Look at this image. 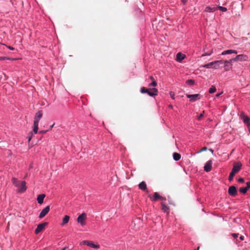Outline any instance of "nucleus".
Masks as SVG:
<instances>
[{
    "label": "nucleus",
    "mask_w": 250,
    "mask_h": 250,
    "mask_svg": "<svg viewBox=\"0 0 250 250\" xmlns=\"http://www.w3.org/2000/svg\"><path fill=\"white\" fill-rule=\"evenodd\" d=\"M140 91L142 93H147L150 96L152 97L157 95L158 93V90L155 88L147 89L145 87H142Z\"/></svg>",
    "instance_id": "nucleus-1"
},
{
    "label": "nucleus",
    "mask_w": 250,
    "mask_h": 250,
    "mask_svg": "<svg viewBox=\"0 0 250 250\" xmlns=\"http://www.w3.org/2000/svg\"><path fill=\"white\" fill-rule=\"evenodd\" d=\"M86 219V215L85 213H83L82 214L80 215L78 218L77 221L78 223H80L81 225L83 226L85 224V220Z\"/></svg>",
    "instance_id": "nucleus-2"
},
{
    "label": "nucleus",
    "mask_w": 250,
    "mask_h": 250,
    "mask_svg": "<svg viewBox=\"0 0 250 250\" xmlns=\"http://www.w3.org/2000/svg\"><path fill=\"white\" fill-rule=\"evenodd\" d=\"M47 224V222H44L43 223L39 224L35 230V234H37L39 233L41 231H42V230H43L45 228V227Z\"/></svg>",
    "instance_id": "nucleus-3"
},
{
    "label": "nucleus",
    "mask_w": 250,
    "mask_h": 250,
    "mask_svg": "<svg viewBox=\"0 0 250 250\" xmlns=\"http://www.w3.org/2000/svg\"><path fill=\"white\" fill-rule=\"evenodd\" d=\"M82 244L83 245H86L90 247L95 249H98L100 247L99 245H95L92 241H91L84 240L82 241Z\"/></svg>",
    "instance_id": "nucleus-4"
},
{
    "label": "nucleus",
    "mask_w": 250,
    "mask_h": 250,
    "mask_svg": "<svg viewBox=\"0 0 250 250\" xmlns=\"http://www.w3.org/2000/svg\"><path fill=\"white\" fill-rule=\"evenodd\" d=\"M50 206H47L43 208L39 214V217L40 219L43 218L49 211Z\"/></svg>",
    "instance_id": "nucleus-5"
},
{
    "label": "nucleus",
    "mask_w": 250,
    "mask_h": 250,
    "mask_svg": "<svg viewBox=\"0 0 250 250\" xmlns=\"http://www.w3.org/2000/svg\"><path fill=\"white\" fill-rule=\"evenodd\" d=\"M186 96L190 99V101L191 102H195L200 98V95L198 94L193 95L186 94Z\"/></svg>",
    "instance_id": "nucleus-6"
},
{
    "label": "nucleus",
    "mask_w": 250,
    "mask_h": 250,
    "mask_svg": "<svg viewBox=\"0 0 250 250\" xmlns=\"http://www.w3.org/2000/svg\"><path fill=\"white\" fill-rule=\"evenodd\" d=\"M212 162L211 160L208 161L205 164L204 168L206 172H209L212 169Z\"/></svg>",
    "instance_id": "nucleus-7"
},
{
    "label": "nucleus",
    "mask_w": 250,
    "mask_h": 250,
    "mask_svg": "<svg viewBox=\"0 0 250 250\" xmlns=\"http://www.w3.org/2000/svg\"><path fill=\"white\" fill-rule=\"evenodd\" d=\"M235 61H245L248 60V57L245 55H239L234 58Z\"/></svg>",
    "instance_id": "nucleus-8"
},
{
    "label": "nucleus",
    "mask_w": 250,
    "mask_h": 250,
    "mask_svg": "<svg viewBox=\"0 0 250 250\" xmlns=\"http://www.w3.org/2000/svg\"><path fill=\"white\" fill-rule=\"evenodd\" d=\"M228 193L232 196H235L236 195L237 190L236 187L233 186L230 187L229 188Z\"/></svg>",
    "instance_id": "nucleus-9"
},
{
    "label": "nucleus",
    "mask_w": 250,
    "mask_h": 250,
    "mask_svg": "<svg viewBox=\"0 0 250 250\" xmlns=\"http://www.w3.org/2000/svg\"><path fill=\"white\" fill-rule=\"evenodd\" d=\"M241 167L242 164L240 162L234 163L232 169L238 173L241 169Z\"/></svg>",
    "instance_id": "nucleus-10"
},
{
    "label": "nucleus",
    "mask_w": 250,
    "mask_h": 250,
    "mask_svg": "<svg viewBox=\"0 0 250 250\" xmlns=\"http://www.w3.org/2000/svg\"><path fill=\"white\" fill-rule=\"evenodd\" d=\"M42 116V112L41 110L38 111L34 117V122L38 123L39 122Z\"/></svg>",
    "instance_id": "nucleus-11"
},
{
    "label": "nucleus",
    "mask_w": 250,
    "mask_h": 250,
    "mask_svg": "<svg viewBox=\"0 0 250 250\" xmlns=\"http://www.w3.org/2000/svg\"><path fill=\"white\" fill-rule=\"evenodd\" d=\"M20 188L19 189V192L22 193L26 190V182L25 181H21L20 184Z\"/></svg>",
    "instance_id": "nucleus-12"
},
{
    "label": "nucleus",
    "mask_w": 250,
    "mask_h": 250,
    "mask_svg": "<svg viewBox=\"0 0 250 250\" xmlns=\"http://www.w3.org/2000/svg\"><path fill=\"white\" fill-rule=\"evenodd\" d=\"M214 64H215V63H214V62H209L208 63L204 64V65H203V67L207 68H213L215 69H217V67L216 65H214Z\"/></svg>",
    "instance_id": "nucleus-13"
},
{
    "label": "nucleus",
    "mask_w": 250,
    "mask_h": 250,
    "mask_svg": "<svg viewBox=\"0 0 250 250\" xmlns=\"http://www.w3.org/2000/svg\"><path fill=\"white\" fill-rule=\"evenodd\" d=\"M45 197V195L44 194H40L38 196L37 200L39 204H42L43 202V199Z\"/></svg>",
    "instance_id": "nucleus-14"
},
{
    "label": "nucleus",
    "mask_w": 250,
    "mask_h": 250,
    "mask_svg": "<svg viewBox=\"0 0 250 250\" xmlns=\"http://www.w3.org/2000/svg\"><path fill=\"white\" fill-rule=\"evenodd\" d=\"M139 188L142 190H146L147 187L146 182L144 181L141 182L139 185Z\"/></svg>",
    "instance_id": "nucleus-15"
},
{
    "label": "nucleus",
    "mask_w": 250,
    "mask_h": 250,
    "mask_svg": "<svg viewBox=\"0 0 250 250\" xmlns=\"http://www.w3.org/2000/svg\"><path fill=\"white\" fill-rule=\"evenodd\" d=\"M185 58V55L179 52L176 55V60L178 62H181Z\"/></svg>",
    "instance_id": "nucleus-16"
},
{
    "label": "nucleus",
    "mask_w": 250,
    "mask_h": 250,
    "mask_svg": "<svg viewBox=\"0 0 250 250\" xmlns=\"http://www.w3.org/2000/svg\"><path fill=\"white\" fill-rule=\"evenodd\" d=\"M232 53H234V54H236L237 53V51H236L235 50H231V49L227 50L224 51L222 53V55H227V54H230Z\"/></svg>",
    "instance_id": "nucleus-17"
},
{
    "label": "nucleus",
    "mask_w": 250,
    "mask_h": 250,
    "mask_svg": "<svg viewBox=\"0 0 250 250\" xmlns=\"http://www.w3.org/2000/svg\"><path fill=\"white\" fill-rule=\"evenodd\" d=\"M217 9V7H215V6H212V7L207 6L206 7L205 11L208 12H213Z\"/></svg>",
    "instance_id": "nucleus-18"
},
{
    "label": "nucleus",
    "mask_w": 250,
    "mask_h": 250,
    "mask_svg": "<svg viewBox=\"0 0 250 250\" xmlns=\"http://www.w3.org/2000/svg\"><path fill=\"white\" fill-rule=\"evenodd\" d=\"M12 182L16 187H20L21 182L19 181L17 179L15 178H13L12 179Z\"/></svg>",
    "instance_id": "nucleus-19"
},
{
    "label": "nucleus",
    "mask_w": 250,
    "mask_h": 250,
    "mask_svg": "<svg viewBox=\"0 0 250 250\" xmlns=\"http://www.w3.org/2000/svg\"><path fill=\"white\" fill-rule=\"evenodd\" d=\"M162 209L164 212L169 213V207L165 204L163 202L161 203Z\"/></svg>",
    "instance_id": "nucleus-20"
},
{
    "label": "nucleus",
    "mask_w": 250,
    "mask_h": 250,
    "mask_svg": "<svg viewBox=\"0 0 250 250\" xmlns=\"http://www.w3.org/2000/svg\"><path fill=\"white\" fill-rule=\"evenodd\" d=\"M241 118H242V119L243 120V122H244V123L246 124V125L250 123L249 121H250V119L249 118V117L248 116H246L244 114H242Z\"/></svg>",
    "instance_id": "nucleus-21"
},
{
    "label": "nucleus",
    "mask_w": 250,
    "mask_h": 250,
    "mask_svg": "<svg viewBox=\"0 0 250 250\" xmlns=\"http://www.w3.org/2000/svg\"><path fill=\"white\" fill-rule=\"evenodd\" d=\"M69 218L70 217L68 215H65L62 219V221L61 225L63 226L64 225L67 224L69 220Z\"/></svg>",
    "instance_id": "nucleus-22"
},
{
    "label": "nucleus",
    "mask_w": 250,
    "mask_h": 250,
    "mask_svg": "<svg viewBox=\"0 0 250 250\" xmlns=\"http://www.w3.org/2000/svg\"><path fill=\"white\" fill-rule=\"evenodd\" d=\"M181 155L179 153L174 152L173 154V158L175 161H178L181 159Z\"/></svg>",
    "instance_id": "nucleus-23"
},
{
    "label": "nucleus",
    "mask_w": 250,
    "mask_h": 250,
    "mask_svg": "<svg viewBox=\"0 0 250 250\" xmlns=\"http://www.w3.org/2000/svg\"><path fill=\"white\" fill-rule=\"evenodd\" d=\"M160 198H162V197L160 196L157 192H155L153 195V198L152 200L154 201H156L158 199H160Z\"/></svg>",
    "instance_id": "nucleus-24"
},
{
    "label": "nucleus",
    "mask_w": 250,
    "mask_h": 250,
    "mask_svg": "<svg viewBox=\"0 0 250 250\" xmlns=\"http://www.w3.org/2000/svg\"><path fill=\"white\" fill-rule=\"evenodd\" d=\"M38 123L34 122V127H33V132L35 134H37L38 133Z\"/></svg>",
    "instance_id": "nucleus-25"
},
{
    "label": "nucleus",
    "mask_w": 250,
    "mask_h": 250,
    "mask_svg": "<svg viewBox=\"0 0 250 250\" xmlns=\"http://www.w3.org/2000/svg\"><path fill=\"white\" fill-rule=\"evenodd\" d=\"M249 188H248L247 187L245 188H241L239 189V191L243 194H245L247 193V191Z\"/></svg>",
    "instance_id": "nucleus-26"
},
{
    "label": "nucleus",
    "mask_w": 250,
    "mask_h": 250,
    "mask_svg": "<svg viewBox=\"0 0 250 250\" xmlns=\"http://www.w3.org/2000/svg\"><path fill=\"white\" fill-rule=\"evenodd\" d=\"M216 90V89L215 88V87L213 85H212L210 88L209 89V93H210V94H212V93H214Z\"/></svg>",
    "instance_id": "nucleus-27"
},
{
    "label": "nucleus",
    "mask_w": 250,
    "mask_h": 250,
    "mask_svg": "<svg viewBox=\"0 0 250 250\" xmlns=\"http://www.w3.org/2000/svg\"><path fill=\"white\" fill-rule=\"evenodd\" d=\"M213 52V50H211L208 52H205L204 54H203L201 56V57H204L206 56H210Z\"/></svg>",
    "instance_id": "nucleus-28"
},
{
    "label": "nucleus",
    "mask_w": 250,
    "mask_h": 250,
    "mask_svg": "<svg viewBox=\"0 0 250 250\" xmlns=\"http://www.w3.org/2000/svg\"><path fill=\"white\" fill-rule=\"evenodd\" d=\"M214 63H215V64H224V63H225V61H214Z\"/></svg>",
    "instance_id": "nucleus-29"
},
{
    "label": "nucleus",
    "mask_w": 250,
    "mask_h": 250,
    "mask_svg": "<svg viewBox=\"0 0 250 250\" xmlns=\"http://www.w3.org/2000/svg\"><path fill=\"white\" fill-rule=\"evenodd\" d=\"M217 9H219L220 10L223 11V12H226L227 10V8L223 6H218L217 7Z\"/></svg>",
    "instance_id": "nucleus-30"
},
{
    "label": "nucleus",
    "mask_w": 250,
    "mask_h": 250,
    "mask_svg": "<svg viewBox=\"0 0 250 250\" xmlns=\"http://www.w3.org/2000/svg\"><path fill=\"white\" fill-rule=\"evenodd\" d=\"M187 83L189 85H193L194 83V81L193 80H188L187 81Z\"/></svg>",
    "instance_id": "nucleus-31"
},
{
    "label": "nucleus",
    "mask_w": 250,
    "mask_h": 250,
    "mask_svg": "<svg viewBox=\"0 0 250 250\" xmlns=\"http://www.w3.org/2000/svg\"><path fill=\"white\" fill-rule=\"evenodd\" d=\"M157 83L155 81V80H154L153 81H152V82L151 83H150L149 84V86H156L157 85Z\"/></svg>",
    "instance_id": "nucleus-32"
},
{
    "label": "nucleus",
    "mask_w": 250,
    "mask_h": 250,
    "mask_svg": "<svg viewBox=\"0 0 250 250\" xmlns=\"http://www.w3.org/2000/svg\"><path fill=\"white\" fill-rule=\"evenodd\" d=\"M234 61H235V60H234V58H233L229 61H225V63H229L231 64L232 62Z\"/></svg>",
    "instance_id": "nucleus-33"
},
{
    "label": "nucleus",
    "mask_w": 250,
    "mask_h": 250,
    "mask_svg": "<svg viewBox=\"0 0 250 250\" xmlns=\"http://www.w3.org/2000/svg\"><path fill=\"white\" fill-rule=\"evenodd\" d=\"M234 176V175L232 173H230L229 177V181H231L233 179Z\"/></svg>",
    "instance_id": "nucleus-34"
},
{
    "label": "nucleus",
    "mask_w": 250,
    "mask_h": 250,
    "mask_svg": "<svg viewBox=\"0 0 250 250\" xmlns=\"http://www.w3.org/2000/svg\"><path fill=\"white\" fill-rule=\"evenodd\" d=\"M204 114V111H203V112L201 114H200V115L198 117L197 119L199 121H200L202 119V118L203 117Z\"/></svg>",
    "instance_id": "nucleus-35"
},
{
    "label": "nucleus",
    "mask_w": 250,
    "mask_h": 250,
    "mask_svg": "<svg viewBox=\"0 0 250 250\" xmlns=\"http://www.w3.org/2000/svg\"><path fill=\"white\" fill-rule=\"evenodd\" d=\"M169 95H170V97H171V98H172L173 99H174V98H175L174 92L171 91L170 92Z\"/></svg>",
    "instance_id": "nucleus-36"
},
{
    "label": "nucleus",
    "mask_w": 250,
    "mask_h": 250,
    "mask_svg": "<svg viewBox=\"0 0 250 250\" xmlns=\"http://www.w3.org/2000/svg\"><path fill=\"white\" fill-rule=\"evenodd\" d=\"M207 150V147H203L200 151L198 152V153H201L202 151H206Z\"/></svg>",
    "instance_id": "nucleus-37"
},
{
    "label": "nucleus",
    "mask_w": 250,
    "mask_h": 250,
    "mask_svg": "<svg viewBox=\"0 0 250 250\" xmlns=\"http://www.w3.org/2000/svg\"><path fill=\"white\" fill-rule=\"evenodd\" d=\"M231 235L234 238H236L238 237L239 234L238 233H232Z\"/></svg>",
    "instance_id": "nucleus-38"
},
{
    "label": "nucleus",
    "mask_w": 250,
    "mask_h": 250,
    "mask_svg": "<svg viewBox=\"0 0 250 250\" xmlns=\"http://www.w3.org/2000/svg\"><path fill=\"white\" fill-rule=\"evenodd\" d=\"M224 67H226V70L228 71L229 70L228 67H229V63H224Z\"/></svg>",
    "instance_id": "nucleus-39"
},
{
    "label": "nucleus",
    "mask_w": 250,
    "mask_h": 250,
    "mask_svg": "<svg viewBox=\"0 0 250 250\" xmlns=\"http://www.w3.org/2000/svg\"><path fill=\"white\" fill-rule=\"evenodd\" d=\"M238 182L240 183H244V179L243 178H240L238 179Z\"/></svg>",
    "instance_id": "nucleus-40"
},
{
    "label": "nucleus",
    "mask_w": 250,
    "mask_h": 250,
    "mask_svg": "<svg viewBox=\"0 0 250 250\" xmlns=\"http://www.w3.org/2000/svg\"><path fill=\"white\" fill-rule=\"evenodd\" d=\"M246 125L249 131L250 132V123L247 124Z\"/></svg>",
    "instance_id": "nucleus-41"
},
{
    "label": "nucleus",
    "mask_w": 250,
    "mask_h": 250,
    "mask_svg": "<svg viewBox=\"0 0 250 250\" xmlns=\"http://www.w3.org/2000/svg\"><path fill=\"white\" fill-rule=\"evenodd\" d=\"M48 130H42V131H40L39 133H42V134H44V133H45Z\"/></svg>",
    "instance_id": "nucleus-42"
},
{
    "label": "nucleus",
    "mask_w": 250,
    "mask_h": 250,
    "mask_svg": "<svg viewBox=\"0 0 250 250\" xmlns=\"http://www.w3.org/2000/svg\"><path fill=\"white\" fill-rule=\"evenodd\" d=\"M5 59H9L6 58V57H0V60H5Z\"/></svg>",
    "instance_id": "nucleus-43"
},
{
    "label": "nucleus",
    "mask_w": 250,
    "mask_h": 250,
    "mask_svg": "<svg viewBox=\"0 0 250 250\" xmlns=\"http://www.w3.org/2000/svg\"><path fill=\"white\" fill-rule=\"evenodd\" d=\"M246 184H247V187H248V188H250V181L247 182Z\"/></svg>",
    "instance_id": "nucleus-44"
},
{
    "label": "nucleus",
    "mask_w": 250,
    "mask_h": 250,
    "mask_svg": "<svg viewBox=\"0 0 250 250\" xmlns=\"http://www.w3.org/2000/svg\"><path fill=\"white\" fill-rule=\"evenodd\" d=\"M31 136H29L28 137V141L30 142V140H31V138H32V133H31Z\"/></svg>",
    "instance_id": "nucleus-45"
},
{
    "label": "nucleus",
    "mask_w": 250,
    "mask_h": 250,
    "mask_svg": "<svg viewBox=\"0 0 250 250\" xmlns=\"http://www.w3.org/2000/svg\"><path fill=\"white\" fill-rule=\"evenodd\" d=\"M237 172H235V171H233V170L232 169L230 173H232L234 175H235V174L236 173H237Z\"/></svg>",
    "instance_id": "nucleus-46"
},
{
    "label": "nucleus",
    "mask_w": 250,
    "mask_h": 250,
    "mask_svg": "<svg viewBox=\"0 0 250 250\" xmlns=\"http://www.w3.org/2000/svg\"><path fill=\"white\" fill-rule=\"evenodd\" d=\"M181 1L185 4L187 3L188 0H181Z\"/></svg>",
    "instance_id": "nucleus-47"
},
{
    "label": "nucleus",
    "mask_w": 250,
    "mask_h": 250,
    "mask_svg": "<svg viewBox=\"0 0 250 250\" xmlns=\"http://www.w3.org/2000/svg\"><path fill=\"white\" fill-rule=\"evenodd\" d=\"M239 239H240V240H241V241L244 240V236L241 235V236L240 237Z\"/></svg>",
    "instance_id": "nucleus-48"
},
{
    "label": "nucleus",
    "mask_w": 250,
    "mask_h": 250,
    "mask_svg": "<svg viewBox=\"0 0 250 250\" xmlns=\"http://www.w3.org/2000/svg\"><path fill=\"white\" fill-rule=\"evenodd\" d=\"M8 48H9L10 50H13L14 49V48L13 47H11L10 46H8Z\"/></svg>",
    "instance_id": "nucleus-49"
},
{
    "label": "nucleus",
    "mask_w": 250,
    "mask_h": 250,
    "mask_svg": "<svg viewBox=\"0 0 250 250\" xmlns=\"http://www.w3.org/2000/svg\"><path fill=\"white\" fill-rule=\"evenodd\" d=\"M150 79L151 80H152V81H153L154 80H155L154 78L152 76H150Z\"/></svg>",
    "instance_id": "nucleus-50"
},
{
    "label": "nucleus",
    "mask_w": 250,
    "mask_h": 250,
    "mask_svg": "<svg viewBox=\"0 0 250 250\" xmlns=\"http://www.w3.org/2000/svg\"><path fill=\"white\" fill-rule=\"evenodd\" d=\"M161 200H166V198L165 197H162V198H160Z\"/></svg>",
    "instance_id": "nucleus-51"
},
{
    "label": "nucleus",
    "mask_w": 250,
    "mask_h": 250,
    "mask_svg": "<svg viewBox=\"0 0 250 250\" xmlns=\"http://www.w3.org/2000/svg\"><path fill=\"white\" fill-rule=\"evenodd\" d=\"M214 65H216L217 67V69H218V68H219L220 65V64H214Z\"/></svg>",
    "instance_id": "nucleus-52"
},
{
    "label": "nucleus",
    "mask_w": 250,
    "mask_h": 250,
    "mask_svg": "<svg viewBox=\"0 0 250 250\" xmlns=\"http://www.w3.org/2000/svg\"><path fill=\"white\" fill-rule=\"evenodd\" d=\"M54 125V124H53L52 125L50 126V129H51L52 128V127H53Z\"/></svg>",
    "instance_id": "nucleus-53"
},
{
    "label": "nucleus",
    "mask_w": 250,
    "mask_h": 250,
    "mask_svg": "<svg viewBox=\"0 0 250 250\" xmlns=\"http://www.w3.org/2000/svg\"><path fill=\"white\" fill-rule=\"evenodd\" d=\"M209 150L210 151V152H211V153L213 152V150L212 149H209Z\"/></svg>",
    "instance_id": "nucleus-54"
},
{
    "label": "nucleus",
    "mask_w": 250,
    "mask_h": 250,
    "mask_svg": "<svg viewBox=\"0 0 250 250\" xmlns=\"http://www.w3.org/2000/svg\"><path fill=\"white\" fill-rule=\"evenodd\" d=\"M66 249V248L64 247V248H62L61 250H65Z\"/></svg>",
    "instance_id": "nucleus-55"
},
{
    "label": "nucleus",
    "mask_w": 250,
    "mask_h": 250,
    "mask_svg": "<svg viewBox=\"0 0 250 250\" xmlns=\"http://www.w3.org/2000/svg\"><path fill=\"white\" fill-rule=\"evenodd\" d=\"M220 95H221V94H218L216 95V96L219 97Z\"/></svg>",
    "instance_id": "nucleus-56"
},
{
    "label": "nucleus",
    "mask_w": 250,
    "mask_h": 250,
    "mask_svg": "<svg viewBox=\"0 0 250 250\" xmlns=\"http://www.w3.org/2000/svg\"><path fill=\"white\" fill-rule=\"evenodd\" d=\"M32 167H32V165H30V168H32Z\"/></svg>",
    "instance_id": "nucleus-57"
},
{
    "label": "nucleus",
    "mask_w": 250,
    "mask_h": 250,
    "mask_svg": "<svg viewBox=\"0 0 250 250\" xmlns=\"http://www.w3.org/2000/svg\"><path fill=\"white\" fill-rule=\"evenodd\" d=\"M199 247H198L197 248V250H199Z\"/></svg>",
    "instance_id": "nucleus-58"
}]
</instances>
